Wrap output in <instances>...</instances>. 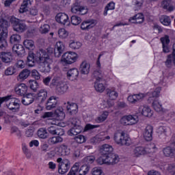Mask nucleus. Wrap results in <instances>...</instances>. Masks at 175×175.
<instances>
[{
    "label": "nucleus",
    "mask_w": 175,
    "mask_h": 175,
    "mask_svg": "<svg viewBox=\"0 0 175 175\" xmlns=\"http://www.w3.org/2000/svg\"><path fill=\"white\" fill-rule=\"evenodd\" d=\"M165 157H175V144L173 147L167 146L163 149Z\"/></svg>",
    "instance_id": "nucleus-34"
},
{
    "label": "nucleus",
    "mask_w": 175,
    "mask_h": 175,
    "mask_svg": "<svg viewBox=\"0 0 175 175\" xmlns=\"http://www.w3.org/2000/svg\"><path fill=\"white\" fill-rule=\"evenodd\" d=\"M75 140L79 144H81L83 143H85V137L84 135H79L75 137Z\"/></svg>",
    "instance_id": "nucleus-60"
},
{
    "label": "nucleus",
    "mask_w": 175,
    "mask_h": 175,
    "mask_svg": "<svg viewBox=\"0 0 175 175\" xmlns=\"http://www.w3.org/2000/svg\"><path fill=\"white\" fill-rule=\"evenodd\" d=\"M95 161L94 156H88L83 159V162L85 163H94Z\"/></svg>",
    "instance_id": "nucleus-63"
},
{
    "label": "nucleus",
    "mask_w": 175,
    "mask_h": 175,
    "mask_svg": "<svg viewBox=\"0 0 175 175\" xmlns=\"http://www.w3.org/2000/svg\"><path fill=\"white\" fill-rule=\"evenodd\" d=\"M23 44L28 50H33L35 49V44L32 40H25Z\"/></svg>",
    "instance_id": "nucleus-44"
},
{
    "label": "nucleus",
    "mask_w": 175,
    "mask_h": 175,
    "mask_svg": "<svg viewBox=\"0 0 175 175\" xmlns=\"http://www.w3.org/2000/svg\"><path fill=\"white\" fill-rule=\"evenodd\" d=\"M102 156L97 159V163L98 165H104L105 163L107 165V156L105 154H101Z\"/></svg>",
    "instance_id": "nucleus-54"
},
{
    "label": "nucleus",
    "mask_w": 175,
    "mask_h": 175,
    "mask_svg": "<svg viewBox=\"0 0 175 175\" xmlns=\"http://www.w3.org/2000/svg\"><path fill=\"white\" fill-rule=\"evenodd\" d=\"M12 51L15 54H17V55H23V54H25V49L21 44H14L12 47Z\"/></svg>",
    "instance_id": "nucleus-35"
},
{
    "label": "nucleus",
    "mask_w": 175,
    "mask_h": 175,
    "mask_svg": "<svg viewBox=\"0 0 175 175\" xmlns=\"http://www.w3.org/2000/svg\"><path fill=\"white\" fill-rule=\"evenodd\" d=\"M161 6L167 12H173L174 6L172 4V0H163L161 3Z\"/></svg>",
    "instance_id": "nucleus-33"
},
{
    "label": "nucleus",
    "mask_w": 175,
    "mask_h": 175,
    "mask_svg": "<svg viewBox=\"0 0 175 175\" xmlns=\"http://www.w3.org/2000/svg\"><path fill=\"white\" fill-rule=\"evenodd\" d=\"M90 172V167L88 165H83L79 170V175H85Z\"/></svg>",
    "instance_id": "nucleus-55"
},
{
    "label": "nucleus",
    "mask_w": 175,
    "mask_h": 175,
    "mask_svg": "<svg viewBox=\"0 0 175 175\" xmlns=\"http://www.w3.org/2000/svg\"><path fill=\"white\" fill-rule=\"evenodd\" d=\"M144 98H146V94L143 93H139L129 96L127 98V100L130 102V103H136V102H139V100H143Z\"/></svg>",
    "instance_id": "nucleus-23"
},
{
    "label": "nucleus",
    "mask_w": 175,
    "mask_h": 175,
    "mask_svg": "<svg viewBox=\"0 0 175 175\" xmlns=\"http://www.w3.org/2000/svg\"><path fill=\"white\" fill-rule=\"evenodd\" d=\"M55 20L59 24H62L63 25H69L70 21H69V16L65 13H58L55 16Z\"/></svg>",
    "instance_id": "nucleus-10"
},
{
    "label": "nucleus",
    "mask_w": 175,
    "mask_h": 175,
    "mask_svg": "<svg viewBox=\"0 0 175 175\" xmlns=\"http://www.w3.org/2000/svg\"><path fill=\"white\" fill-rule=\"evenodd\" d=\"M70 122H71V125L72 126H81L80 125L81 122L80 120H79L77 118H72V119H70Z\"/></svg>",
    "instance_id": "nucleus-61"
},
{
    "label": "nucleus",
    "mask_w": 175,
    "mask_h": 175,
    "mask_svg": "<svg viewBox=\"0 0 175 175\" xmlns=\"http://www.w3.org/2000/svg\"><path fill=\"white\" fill-rule=\"evenodd\" d=\"M80 163H75L72 168L70 169V172L72 173H75V174H77L80 172Z\"/></svg>",
    "instance_id": "nucleus-57"
},
{
    "label": "nucleus",
    "mask_w": 175,
    "mask_h": 175,
    "mask_svg": "<svg viewBox=\"0 0 175 175\" xmlns=\"http://www.w3.org/2000/svg\"><path fill=\"white\" fill-rule=\"evenodd\" d=\"M58 35L59 38H60L61 39H65L66 38H68V35H69V33L65 29L62 28L58 30Z\"/></svg>",
    "instance_id": "nucleus-53"
},
{
    "label": "nucleus",
    "mask_w": 175,
    "mask_h": 175,
    "mask_svg": "<svg viewBox=\"0 0 175 175\" xmlns=\"http://www.w3.org/2000/svg\"><path fill=\"white\" fill-rule=\"evenodd\" d=\"M50 31V25L44 24L40 27V33H48Z\"/></svg>",
    "instance_id": "nucleus-59"
},
{
    "label": "nucleus",
    "mask_w": 175,
    "mask_h": 175,
    "mask_svg": "<svg viewBox=\"0 0 175 175\" xmlns=\"http://www.w3.org/2000/svg\"><path fill=\"white\" fill-rule=\"evenodd\" d=\"M31 5V0H24L19 9L20 13H25L28 10V6Z\"/></svg>",
    "instance_id": "nucleus-40"
},
{
    "label": "nucleus",
    "mask_w": 175,
    "mask_h": 175,
    "mask_svg": "<svg viewBox=\"0 0 175 175\" xmlns=\"http://www.w3.org/2000/svg\"><path fill=\"white\" fill-rule=\"evenodd\" d=\"M77 61V53L75 52H66L65 53L61 59V64L64 66L66 65H72Z\"/></svg>",
    "instance_id": "nucleus-7"
},
{
    "label": "nucleus",
    "mask_w": 175,
    "mask_h": 175,
    "mask_svg": "<svg viewBox=\"0 0 175 175\" xmlns=\"http://www.w3.org/2000/svg\"><path fill=\"white\" fill-rule=\"evenodd\" d=\"M82 131H83V127H81V126H72L68 131V135H69V136H76L79 135V133H81Z\"/></svg>",
    "instance_id": "nucleus-36"
},
{
    "label": "nucleus",
    "mask_w": 175,
    "mask_h": 175,
    "mask_svg": "<svg viewBox=\"0 0 175 175\" xmlns=\"http://www.w3.org/2000/svg\"><path fill=\"white\" fill-rule=\"evenodd\" d=\"M94 27H95V20L94 19H88L81 24V29L83 31H88Z\"/></svg>",
    "instance_id": "nucleus-21"
},
{
    "label": "nucleus",
    "mask_w": 175,
    "mask_h": 175,
    "mask_svg": "<svg viewBox=\"0 0 175 175\" xmlns=\"http://www.w3.org/2000/svg\"><path fill=\"white\" fill-rule=\"evenodd\" d=\"M55 151L57 155L60 157H66L70 154V148L65 144H62L55 148Z\"/></svg>",
    "instance_id": "nucleus-11"
},
{
    "label": "nucleus",
    "mask_w": 175,
    "mask_h": 175,
    "mask_svg": "<svg viewBox=\"0 0 175 175\" xmlns=\"http://www.w3.org/2000/svg\"><path fill=\"white\" fill-rule=\"evenodd\" d=\"M81 23V18L77 16H71V24L72 25H79Z\"/></svg>",
    "instance_id": "nucleus-56"
},
{
    "label": "nucleus",
    "mask_w": 175,
    "mask_h": 175,
    "mask_svg": "<svg viewBox=\"0 0 175 175\" xmlns=\"http://www.w3.org/2000/svg\"><path fill=\"white\" fill-rule=\"evenodd\" d=\"M29 75H31V71L28 69H24L19 73L18 80L19 81H24V80L28 79Z\"/></svg>",
    "instance_id": "nucleus-38"
},
{
    "label": "nucleus",
    "mask_w": 175,
    "mask_h": 175,
    "mask_svg": "<svg viewBox=\"0 0 175 175\" xmlns=\"http://www.w3.org/2000/svg\"><path fill=\"white\" fill-rule=\"evenodd\" d=\"M8 27H9V22L2 18V14L0 12V27L5 29H8Z\"/></svg>",
    "instance_id": "nucleus-51"
},
{
    "label": "nucleus",
    "mask_w": 175,
    "mask_h": 175,
    "mask_svg": "<svg viewBox=\"0 0 175 175\" xmlns=\"http://www.w3.org/2000/svg\"><path fill=\"white\" fill-rule=\"evenodd\" d=\"M172 53L167 56V59L165 62L166 68H172L173 64L175 66V42L172 46Z\"/></svg>",
    "instance_id": "nucleus-14"
},
{
    "label": "nucleus",
    "mask_w": 175,
    "mask_h": 175,
    "mask_svg": "<svg viewBox=\"0 0 175 175\" xmlns=\"http://www.w3.org/2000/svg\"><path fill=\"white\" fill-rule=\"evenodd\" d=\"M107 117H109V112L105 111H103V113L101 115L97 117L95 121L96 122H98V124H100V122H103L104 121H106V120L107 119Z\"/></svg>",
    "instance_id": "nucleus-41"
},
{
    "label": "nucleus",
    "mask_w": 175,
    "mask_h": 175,
    "mask_svg": "<svg viewBox=\"0 0 175 175\" xmlns=\"http://www.w3.org/2000/svg\"><path fill=\"white\" fill-rule=\"evenodd\" d=\"M69 47L72 50H79L81 47V42L76 40H70Z\"/></svg>",
    "instance_id": "nucleus-43"
},
{
    "label": "nucleus",
    "mask_w": 175,
    "mask_h": 175,
    "mask_svg": "<svg viewBox=\"0 0 175 175\" xmlns=\"http://www.w3.org/2000/svg\"><path fill=\"white\" fill-rule=\"evenodd\" d=\"M160 21L161 23V24H163V25H165V26H169L170 25L172 21L170 19V17L167 16H161Z\"/></svg>",
    "instance_id": "nucleus-47"
},
{
    "label": "nucleus",
    "mask_w": 175,
    "mask_h": 175,
    "mask_svg": "<svg viewBox=\"0 0 175 175\" xmlns=\"http://www.w3.org/2000/svg\"><path fill=\"white\" fill-rule=\"evenodd\" d=\"M129 21L133 24H142L144 23V15L142 13H138L129 18Z\"/></svg>",
    "instance_id": "nucleus-30"
},
{
    "label": "nucleus",
    "mask_w": 175,
    "mask_h": 175,
    "mask_svg": "<svg viewBox=\"0 0 175 175\" xmlns=\"http://www.w3.org/2000/svg\"><path fill=\"white\" fill-rule=\"evenodd\" d=\"M36 98V96L33 93H29L27 94L26 96H25L22 99V103L23 105H25V106H28L35 101V98Z\"/></svg>",
    "instance_id": "nucleus-18"
},
{
    "label": "nucleus",
    "mask_w": 175,
    "mask_h": 175,
    "mask_svg": "<svg viewBox=\"0 0 175 175\" xmlns=\"http://www.w3.org/2000/svg\"><path fill=\"white\" fill-rule=\"evenodd\" d=\"M67 111L71 116H75V114H77V111H79V107L76 103H70L69 102L67 103L66 105Z\"/></svg>",
    "instance_id": "nucleus-28"
},
{
    "label": "nucleus",
    "mask_w": 175,
    "mask_h": 175,
    "mask_svg": "<svg viewBox=\"0 0 175 175\" xmlns=\"http://www.w3.org/2000/svg\"><path fill=\"white\" fill-rule=\"evenodd\" d=\"M114 9H116V3L113 1L109 2L105 8L103 16H107V12H109V10H114Z\"/></svg>",
    "instance_id": "nucleus-42"
},
{
    "label": "nucleus",
    "mask_w": 175,
    "mask_h": 175,
    "mask_svg": "<svg viewBox=\"0 0 175 175\" xmlns=\"http://www.w3.org/2000/svg\"><path fill=\"white\" fill-rule=\"evenodd\" d=\"M10 21L13 27L14 31H16V32L21 33L27 29V25L25 23H23V21L16 17L12 16Z\"/></svg>",
    "instance_id": "nucleus-8"
},
{
    "label": "nucleus",
    "mask_w": 175,
    "mask_h": 175,
    "mask_svg": "<svg viewBox=\"0 0 175 175\" xmlns=\"http://www.w3.org/2000/svg\"><path fill=\"white\" fill-rule=\"evenodd\" d=\"M64 51H65V44L62 42H57L54 49L55 57L59 58L64 53Z\"/></svg>",
    "instance_id": "nucleus-17"
},
{
    "label": "nucleus",
    "mask_w": 175,
    "mask_h": 175,
    "mask_svg": "<svg viewBox=\"0 0 175 175\" xmlns=\"http://www.w3.org/2000/svg\"><path fill=\"white\" fill-rule=\"evenodd\" d=\"M152 106L155 111H162V105L159 103V101H158V100H154Z\"/></svg>",
    "instance_id": "nucleus-49"
},
{
    "label": "nucleus",
    "mask_w": 175,
    "mask_h": 175,
    "mask_svg": "<svg viewBox=\"0 0 175 175\" xmlns=\"http://www.w3.org/2000/svg\"><path fill=\"white\" fill-rule=\"evenodd\" d=\"M129 121L130 125H135L139 122V116L137 115H129Z\"/></svg>",
    "instance_id": "nucleus-48"
},
{
    "label": "nucleus",
    "mask_w": 175,
    "mask_h": 175,
    "mask_svg": "<svg viewBox=\"0 0 175 175\" xmlns=\"http://www.w3.org/2000/svg\"><path fill=\"white\" fill-rule=\"evenodd\" d=\"M107 95H108L111 100H114L116 98H118V93L114 90H108Z\"/></svg>",
    "instance_id": "nucleus-46"
},
{
    "label": "nucleus",
    "mask_w": 175,
    "mask_h": 175,
    "mask_svg": "<svg viewBox=\"0 0 175 175\" xmlns=\"http://www.w3.org/2000/svg\"><path fill=\"white\" fill-rule=\"evenodd\" d=\"M57 172L59 174H66L67 172H69L70 169V161L68 159H62L61 157L57 158Z\"/></svg>",
    "instance_id": "nucleus-6"
},
{
    "label": "nucleus",
    "mask_w": 175,
    "mask_h": 175,
    "mask_svg": "<svg viewBox=\"0 0 175 175\" xmlns=\"http://www.w3.org/2000/svg\"><path fill=\"white\" fill-rule=\"evenodd\" d=\"M113 139L117 144H120L121 146H129V143H128L129 138L125 137V133L124 131L116 133Z\"/></svg>",
    "instance_id": "nucleus-9"
},
{
    "label": "nucleus",
    "mask_w": 175,
    "mask_h": 175,
    "mask_svg": "<svg viewBox=\"0 0 175 175\" xmlns=\"http://www.w3.org/2000/svg\"><path fill=\"white\" fill-rule=\"evenodd\" d=\"M170 131V128L167 126H160L157 130V133L160 135H164L166 136L167 133Z\"/></svg>",
    "instance_id": "nucleus-52"
},
{
    "label": "nucleus",
    "mask_w": 175,
    "mask_h": 175,
    "mask_svg": "<svg viewBox=\"0 0 175 175\" xmlns=\"http://www.w3.org/2000/svg\"><path fill=\"white\" fill-rule=\"evenodd\" d=\"M152 132H153V129L152 126L151 125H148L145 131L144 132V137L146 142H150L152 140Z\"/></svg>",
    "instance_id": "nucleus-29"
},
{
    "label": "nucleus",
    "mask_w": 175,
    "mask_h": 175,
    "mask_svg": "<svg viewBox=\"0 0 175 175\" xmlns=\"http://www.w3.org/2000/svg\"><path fill=\"white\" fill-rule=\"evenodd\" d=\"M0 58L4 64H10L13 61V56L10 52H1L0 53Z\"/></svg>",
    "instance_id": "nucleus-26"
},
{
    "label": "nucleus",
    "mask_w": 175,
    "mask_h": 175,
    "mask_svg": "<svg viewBox=\"0 0 175 175\" xmlns=\"http://www.w3.org/2000/svg\"><path fill=\"white\" fill-rule=\"evenodd\" d=\"M92 174L93 175H103V171L99 167H94L92 170Z\"/></svg>",
    "instance_id": "nucleus-64"
},
{
    "label": "nucleus",
    "mask_w": 175,
    "mask_h": 175,
    "mask_svg": "<svg viewBox=\"0 0 175 175\" xmlns=\"http://www.w3.org/2000/svg\"><path fill=\"white\" fill-rule=\"evenodd\" d=\"M28 91V87L25 83H20L15 86V92L17 95H20L21 96H24L27 92Z\"/></svg>",
    "instance_id": "nucleus-19"
},
{
    "label": "nucleus",
    "mask_w": 175,
    "mask_h": 175,
    "mask_svg": "<svg viewBox=\"0 0 175 175\" xmlns=\"http://www.w3.org/2000/svg\"><path fill=\"white\" fill-rule=\"evenodd\" d=\"M37 135L40 139H47L49 137V133L46 128H40L37 131Z\"/></svg>",
    "instance_id": "nucleus-39"
},
{
    "label": "nucleus",
    "mask_w": 175,
    "mask_h": 175,
    "mask_svg": "<svg viewBox=\"0 0 175 175\" xmlns=\"http://www.w3.org/2000/svg\"><path fill=\"white\" fill-rule=\"evenodd\" d=\"M137 111L144 117H152V110H151L148 105H143L139 106Z\"/></svg>",
    "instance_id": "nucleus-15"
},
{
    "label": "nucleus",
    "mask_w": 175,
    "mask_h": 175,
    "mask_svg": "<svg viewBox=\"0 0 175 175\" xmlns=\"http://www.w3.org/2000/svg\"><path fill=\"white\" fill-rule=\"evenodd\" d=\"M157 151V146L155 144L152 143L147 148L142 146L135 147L133 151V156L135 158H139L146 154H150L151 152H155Z\"/></svg>",
    "instance_id": "nucleus-4"
},
{
    "label": "nucleus",
    "mask_w": 175,
    "mask_h": 175,
    "mask_svg": "<svg viewBox=\"0 0 175 175\" xmlns=\"http://www.w3.org/2000/svg\"><path fill=\"white\" fill-rule=\"evenodd\" d=\"M55 114L57 119H50L49 124H51L52 126H59L64 128V126H65V124L62 122V120L65 118L64 108L62 107H57V109L55 111Z\"/></svg>",
    "instance_id": "nucleus-5"
},
{
    "label": "nucleus",
    "mask_w": 175,
    "mask_h": 175,
    "mask_svg": "<svg viewBox=\"0 0 175 175\" xmlns=\"http://www.w3.org/2000/svg\"><path fill=\"white\" fill-rule=\"evenodd\" d=\"M29 85L33 92H36V91H38V88H39V83H38V81L31 79L29 81Z\"/></svg>",
    "instance_id": "nucleus-45"
},
{
    "label": "nucleus",
    "mask_w": 175,
    "mask_h": 175,
    "mask_svg": "<svg viewBox=\"0 0 175 175\" xmlns=\"http://www.w3.org/2000/svg\"><path fill=\"white\" fill-rule=\"evenodd\" d=\"M120 162V157L118 154L111 153L107 156V165H116Z\"/></svg>",
    "instance_id": "nucleus-24"
},
{
    "label": "nucleus",
    "mask_w": 175,
    "mask_h": 175,
    "mask_svg": "<svg viewBox=\"0 0 175 175\" xmlns=\"http://www.w3.org/2000/svg\"><path fill=\"white\" fill-rule=\"evenodd\" d=\"M54 50L53 48H49L47 51L40 49L34 54L30 51L27 56V64L28 66L32 68L35 66V61L38 65V68L42 73H49L51 70V64H53V59L50 54L53 53Z\"/></svg>",
    "instance_id": "nucleus-1"
},
{
    "label": "nucleus",
    "mask_w": 175,
    "mask_h": 175,
    "mask_svg": "<svg viewBox=\"0 0 175 175\" xmlns=\"http://www.w3.org/2000/svg\"><path fill=\"white\" fill-rule=\"evenodd\" d=\"M47 131L50 135H57V136H64L65 135L64 129L57 126H51L48 127Z\"/></svg>",
    "instance_id": "nucleus-16"
},
{
    "label": "nucleus",
    "mask_w": 175,
    "mask_h": 175,
    "mask_svg": "<svg viewBox=\"0 0 175 175\" xmlns=\"http://www.w3.org/2000/svg\"><path fill=\"white\" fill-rule=\"evenodd\" d=\"M64 142V138L61 135L51 137L48 139V143L53 146L54 144H58V143H62Z\"/></svg>",
    "instance_id": "nucleus-37"
},
{
    "label": "nucleus",
    "mask_w": 175,
    "mask_h": 175,
    "mask_svg": "<svg viewBox=\"0 0 175 175\" xmlns=\"http://www.w3.org/2000/svg\"><path fill=\"white\" fill-rule=\"evenodd\" d=\"M9 110L14 113L20 110V100L17 98H12L11 100L7 104Z\"/></svg>",
    "instance_id": "nucleus-13"
},
{
    "label": "nucleus",
    "mask_w": 175,
    "mask_h": 175,
    "mask_svg": "<svg viewBox=\"0 0 175 175\" xmlns=\"http://www.w3.org/2000/svg\"><path fill=\"white\" fill-rule=\"evenodd\" d=\"M21 40V36L18 34H13L10 37V42L12 44H16Z\"/></svg>",
    "instance_id": "nucleus-50"
},
{
    "label": "nucleus",
    "mask_w": 175,
    "mask_h": 175,
    "mask_svg": "<svg viewBox=\"0 0 175 175\" xmlns=\"http://www.w3.org/2000/svg\"><path fill=\"white\" fill-rule=\"evenodd\" d=\"M93 79H95L96 81L94 82V88L97 92H103L105 90V87L102 83V81H105V73L100 70H96L93 72Z\"/></svg>",
    "instance_id": "nucleus-3"
},
{
    "label": "nucleus",
    "mask_w": 175,
    "mask_h": 175,
    "mask_svg": "<svg viewBox=\"0 0 175 175\" xmlns=\"http://www.w3.org/2000/svg\"><path fill=\"white\" fill-rule=\"evenodd\" d=\"M79 76V70L77 68H71L67 72V77L69 80L73 81L76 80Z\"/></svg>",
    "instance_id": "nucleus-31"
},
{
    "label": "nucleus",
    "mask_w": 175,
    "mask_h": 175,
    "mask_svg": "<svg viewBox=\"0 0 175 175\" xmlns=\"http://www.w3.org/2000/svg\"><path fill=\"white\" fill-rule=\"evenodd\" d=\"M14 73H16V68H14V66H10L5 70V76H12V75H14Z\"/></svg>",
    "instance_id": "nucleus-58"
},
{
    "label": "nucleus",
    "mask_w": 175,
    "mask_h": 175,
    "mask_svg": "<svg viewBox=\"0 0 175 175\" xmlns=\"http://www.w3.org/2000/svg\"><path fill=\"white\" fill-rule=\"evenodd\" d=\"M100 152L101 155L108 157V155H110L113 152V146L109 144H104L100 147Z\"/></svg>",
    "instance_id": "nucleus-27"
},
{
    "label": "nucleus",
    "mask_w": 175,
    "mask_h": 175,
    "mask_svg": "<svg viewBox=\"0 0 175 175\" xmlns=\"http://www.w3.org/2000/svg\"><path fill=\"white\" fill-rule=\"evenodd\" d=\"M57 105H58L57 98L55 96H51L46 103V110H53V109H55V107H57Z\"/></svg>",
    "instance_id": "nucleus-22"
},
{
    "label": "nucleus",
    "mask_w": 175,
    "mask_h": 175,
    "mask_svg": "<svg viewBox=\"0 0 175 175\" xmlns=\"http://www.w3.org/2000/svg\"><path fill=\"white\" fill-rule=\"evenodd\" d=\"M90 68H91V66L89 64V63L83 61L81 64L79 68V70L81 75H88V73H90Z\"/></svg>",
    "instance_id": "nucleus-32"
},
{
    "label": "nucleus",
    "mask_w": 175,
    "mask_h": 175,
    "mask_svg": "<svg viewBox=\"0 0 175 175\" xmlns=\"http://www.w3.org/2000/svg\"><path fill=\"white\" fill-rule=\"evenodd\" d=\"M160 41L161 42V44L164 45H169V44L170 43V39L169 38V36L167 35L161 37L160 38Z\"/></svg>",
    "instance_id": "nucleus-62"
},
{
    "label": "nucleus",
    "mask_w": 175,
    "mask_h": 175,
    "mask_svg": "<svg viewBox=\"0 0 175 175\" xmlns=\"http://www.w3.org/2000/svg\"><path fill=\"white\" fill-rule=\"evenodd\" d=\"M47 90L46 89H41L37 94L36 100H38L39 103H43V102L47 99Z\"/></svg>",
    "instance_id": "nucleus-25"
},
{
    "label": "nucleus",
    "mask_w": 175,
    "mask_h": 175,
    "mask_svg": "<svg viewBox=\"0 0 175 175\" xmlns=\"http://www.w3.org/2000/svg\"><path fill=\"white\" fill-rule=\"evenodd\" d=\"M6 38H8V29H2L0 33V49L5 50L8 47V42H6Z\"/></svg>",
    "instance_id": "nucleus-12"
},
{
    "label": "nucleus",
    "mask_w": 175,
    "mask_h": 175,
    "mask_svg": "<svg viewBox=\"0 0 175 175\" xmlns=\"http://www.w3.org/2000/svg\"><path fill=\"white\" fill-rule=\"evenodd\" d=\"M71 12L72 13H77L81 16H84V14L88 13V9L81 5H74L71 8Z\"/></svg>",
    "instance_id": "nucleus-20"
},
{
    "label": "nucleus",
    "mask_w": 175,
    "mask_h": 175,
    "mask_svg": "<svg viewBox=\"0 0 175 175\" xmlns=\"http://www.w3.org/2000/svg\"><path fill=\"white\" fill-rule=\"evenodd\" d=\"M49 87L50 88H55L59 94H65L69 90V85L64 82L59 77H53Z\"/></svg>",
    "instance_id": "nucleus-2"
}]
</instances>
